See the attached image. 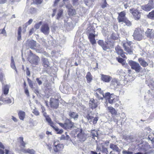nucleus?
Segmentation results:
<instances>
[{
  "label": "nucleus",
  "instance_id": "72a5a7b5",
  "mask_svg": "<svg viewBox=\"0 0 154 154\" xmlns=\"http://www.w3.org/2000/svg\"><path fill=\"white\" fill-rule=\"evenodd\" d=\"M109 147L110 148L118 152H119L120 151V150L118 146L114 144H110L109 145Z\"/></svg>",
  "mask_w": 154,
  "mask_h": 154
},
{
  "label": "nucleus",
  "instance_id": "4d7b16f0",
  "mask_svg": "<svg viewBox=\"0 0 154 154\" xmlns=\"http://www.w3.org/2000/svg\"><path fill=\"white\" fill-rule=\"evenodd\" d=\"M25 93L27 96H29V92L27 88H25Z\"/></svg>",
  "mask_w": 154,
  "mask_h": 154
},
{
  "label": "nucleus",
  "instance_id": "f8f14e48",
  "mask_svg": "<svg viewBox=\"0 0 154 154\" xmlns=\"http://www.w3.org/2000/svg\"><path fill=\"white\" fill-rule=\"evenodd\" d=\"M115 49L118 54L120 55L123 58L127 59V57L125 55V53L120 46L117 45L115 47Z\"/></svg>",
  "mask_w": 154,
  "mask_h": 154
},
{
  "label": "nucleus",
  "instance_id": "aec40b11",
  "mask_svg": "<svg viewBox=\"0 0 154 154\" xmlns=\"http://www.w3.org/2000/svg\"><path fill=\"white\" fill-rule=\"evenodd\" d=\"M96 151L97 152L101 151L102 153H106L107 152V149L102 144L98 145L97 146Z\"/></svg>",
  "mask_w": 154,
  "mask_h": 154
},
{
  "label": "nucleus",
  "instance_id": "13d9d810",
  "mask_svg": "<svg viewBox=\"0 0 154 154\" xmlns=\"http://www.w3.org/2000/svg\"><path fill=\"white\" fill-rule=\"evenodd\" d=\"M87 118L88 120H90L91 119L93 118L94 117L93 116H91L89 114H88L87 115Z\"/></svg>",
  "mask_w": 154,
  "mask_h": 154
},
{
  "label": "nucleus",
  "instance_id": "79ce46f5",
  "mask_svg": "<svg viewBox=\"0 0 154 154\" xmlns=\"http://www.w3.org/2000/svg\"><path fill=\"white\" fill-rule=\"evenodd\" d=\"M63 10L61 9L60 10L57 14V19L59 20L60 19L63 14Z\"/></svg>",
  "mask_w": 154,
  "mask_h": 154
},
{
  "label": "nucleus",
  "instance_id": "f704fd0d",
  "mask_svg": "<svg viewBox=\"0 0 154 154\" xmlns=\"http://www.w3.org/2000/svg\"><path fill=\"white\" fill-rule=\"evenodd\" d=\"M68 15L69 16H73L75 15L76 14L75 10L71 8H68Z\"/></svg>",
  "mask_w": 154,
  "mask_h": 154
},
{
  "label": "nucleus",
  "instance_id": "338daca9",
  "mask_svg": "<svg viewBox=\"0 0 154 154\" xmlns=\"http://www.w3.org/2000/svg\"><path fill=\"white\" fill-rule=\"evenodd\" d=\"M4 149H3L2 148H0V154H4L5 153Z\"/></svg>",
  "mask_w": 154,
  "mask_h": 154
},
{
  "label": "nucleus",
  "instance_id": "864d4df0",
  "mask_svg": "<svg viewBox=\"0 0 154 154\" xmlns=\"http://www.w3.org/2000/svg\"><path fill=\"white\" fill-rule=\"evenodd\" d=\"M26 74L28 76H30V71L29 70V68L28 67L26 68Z\"/></svg>",
  "mask_w": 154,
  "mask_h": 154
},
{
  "label": "nucleus",
  "instance_id": "4468645a",
  "mask_svg": "<svg viewBox=\"0 0 154 154\" xmlns=\"http://www.w3.org/2000/svg\"><path fill=\"white\" fill-rule=\"evenodd\" d=\"M41 30L45 35H48L50 32V28L48 24L46 23L42 25L41 28Z\"/></svg>",
  "mask_w": 154,
  "mask_h": 154
},
{
  "label": "nucleus",
  "instance_id": "6e6d98bb",
  "mask_svg": "<svg viewBox=\"0 0 154 154\" xmlns=\"http://www.w3.org/2000/svg\"><path fill=\"white\" fill-rule=\"evenodd\" d=\"M36 80L37 81L38 84L39 85H40L42 84V81L39 80V78H37L36 79Z\"/></svg>",
  "mask_w": 154,
  "mask_h": 154
},
{
  "label": "nucleus",
  "instance_id": "49530a36",
  "mask_svg": "<svg viewBox=\"0 0 154 154\" xmlns=\"http://www.w3.org/2000/svg\"><path fill=\"white\" fill-rule=\"evenodd\" d=\"M42 23V22H40L39 23L36 24L34 26L35 28L36 29H39Z\"/></svg>",
  "mask_w": 154,
  "mask_h": 154
},
{
  "label": "nucleus",
  "instance_id": "f03ea898",
  "mask_svg": "<svg viewBox=\"0 0 154 154\" xmlns=\"http://www.w3.org/2000/svg\"><path fill=\"white\" fill-rule=\"evenodd\" d=\"M134 39L137 41H140L144 37V31L143 29L138 27L135 29L133 35Z\"/></svg>",
  "mask_w": 154,
  "mask_h": 154
},
{
  "label": "nucleus",
  "instance_id": "2eb2a0df",
  "mask_svg": "<svg viewBox=\"0 0 154 154\" xmlns=\"http://www.w3.org/2000/svg\"><path fill=\"white\" fill-rule=\"evenodd\" d=\"M98 44L103 49L106 51L109 48V46L107 42H105L103 40H99L97 41Z\"/></svg>",
  "mask_w": 154,
  "mask_h": 154
},
{
  "label": "nucleus",
  "instance_id": "39448f33",
  "mask_svg": "<svg viewBox=\"0 0 154 154\" xmlns=\"http://www.w3.org/2000/svg\"><path fill=\"white\" fill-rule=\"evenodd\" d=\"M126 13L125 11H122L118 14L117 20L119 23H124L128 26H131V22L125 17Z\"/></svg>",
  "mask_w": 154,
  "mask_h": 154
},
{
  "label": "nucleus",
  "instance_id": "c85d7f7f",
  "mask_svg": "<svg viewBox=\"0 0 154 154\" xmlns=\"http://www.w3.org/2000/svg\"><path fill=\"white\" fill-rule=\"evenodd\" d=\"M42 65L44 67H50V64L47 59L43 58L42 59Z\"/></svg>",
  "mask_w": 154,
  "mask_h": 154
},
{
  "label": "nucleus",
  "instance_id": "603ef678",
  "mask_svg": "<svg viewBox=\"0 0 154 154\" xmlns=\"http://www.w3.org/2000/svg\"><path fill=\"white\" fill-rule=\"evenodd\" d=\"M87 32L88 33H90V32H95L94 29H93V27L92 26L90 27V29H88Z\"/></svg>",
  "mask_w": 154,
  "mask_h": 154
},
{
  "label": "nucleus",
  "instance_id": "774afa93",
  "mask_svg": "<svg viewBox=\"0 0 154 154\" xmlns=\"http://www.w3.org/2000/svg\"><path fill=\"white\" fill-rule=\"evenodd\" d=\"M41 109L42 110V112H44V111H45V109L44 106H43L42 105H41Z\"/></svg>",
  "mask_w": 154,
  "mask_h": 154
},
{
  "label": "nucleus",
  "instance_id": "5701e85b",
  "mask_svg": "<svg viewBox=\"0 0 154 154\" xmlns=\"http://www.w3.org/2000/svg\"><path fill=\"white\" fill-rule=\"evenodd\" d=\"M95 91H96V93L95 94V95L99 99H103V98H101L99 95L98 93L102 95L103 97L105 98V94H104V93L103 91L101 90V89L100 88H99L97 89Z\"/></svg>",
  "mask_w": 154,
  "mask_h": 154
},
{
  "label": "nucleus",
  "instance_id": "37998d69",
  "mask_svg": "<svg viewBox=\"0 0 154 154\" xmlns=\"http://www.w3.org/2000/svg\"><path fill=\"white\" fill-rule=\"evenodd\" d=\"M27 80L29 87L31 88H33V84L32 82L29 78H27Z\"/></svg>",
  "mask_w": 154,
  "mask_h": 154
},
{
  "label": "nucleus",
  "instance_id": "7ed1b4c3",
  "mask_svg": "<svg viewBox=\"0 0 154 154\" xmlns=\"http://www.w3.org/2000/svg\"><path fill=\"white\" fill-rule=\"evenodd\" d=\"M42 112L43 113V115L45 117V119L48 125L54 130L55 131L57 132V134H62L63 132V130L62 129H59L57 127H55L54 123L52 121L51 118L48 115H47L45 111Z\"/></svg>",
  "mask_w": 154,
  "mask_h": 154
},
{
  "label": "nucleus",
  "instance_id": "c756f323",
  "mask_svg": "<svg viewBox=\"0 0 154 154\" xmlns=\"http://www.w3.org/2000/svg\"><path fill=\"white\" fill-rule=\"evenodd\" d=\"M2 91L3 94L6 95L9 92V87L8 85H5L3 86L2 88Z\"/></svg>",
  "mask_w": 154,
  "mask_h": 154
},
{
  "label": "nucleus",
  "instance_id": "20e7f679",
  "mask_svg": "<svg viewBox=\"0 0 154 154\" xmlns=\"http://www.w3.org/2000/svg\"><path fill=\"white\" fill-rule=\"evenodd\" d=\"M58 124L64 129L66 130H71L75 127V123L69 119H66L63 123H58Z\"/></svg>",
  "mask_w": 154,
  "mask_h": 154
},
{
  "label": "nucleus",
  "instance_id": "de8ad7c7",
  "mask_svg": "<svg viewBox=\"0 0 154 154\" xmlns=\"http://www.w3.org/2000/svg\"><path fill=\"white\" fill-rule=\"evenodd\" d=\"M98 119V118L97 117H94L93 120L92 122L94 125L96 124Z\"/></svg>",
  "mask_w": 154,
  "mask_h": 154
},
{
  "label": "nucleus",
  "instance_id": "393cba45",
  "mask_svg": "<svg viewBox=\"0 0 154 154\" xmlns=\"http://www.w3.org/2000/svg\"><path fill=\"white\" fill-rule=\"evenodd\" d=\"M21 151L25 154L29 153L30 154H35V151L33 149L28 148L21 149Z\"/></svg>",
  "mask_w": 154,
  "mask_h": 154
},
{
  "label": "nucleus",
  "instance_id": "b1692460",
  "mask_svg": "<svg viewBox=\"0 0 154 154\" xmlns=\"http://www.w3.org/2000/svg\"><path fill=\"white\" fill-rule=\"evenodd\" d=\"M95 35L92 33H90L88 36V38L90 42L92 45H94L96 43V41L95 39Z\"/></svg>",
  "mask_w": 154,
  "mask_h": 154
},
{
  "label": "nucleus",
  "instance_id": "1a4fd4ad",
  "mask_svg": "<svg viewBox=\"0 0 154 154\" xmlns=\"http://www.w3.org/2000/svg\"><path fill=\"white\" fill-rule=\"evenodd\" d=\"M128 63L131 68L134 70L136 72H140L142 69L139 64L135 61L131 60Z\"/></svg>",
  "mask_w": 154,
  "mask_h": 154
},
{
  "label": "nucleus",
  "instance_id": "0e129e2a",
  "mask_svg": "<svg viewBox=\"0 0 154 154\" xmlns=\"http://www.w3.org/2000/svg\"><path fill=\"white\" fill-rule=\"evenodd\" d=\"M11 119L14 122H17V119L16 118V117H15L14 116H12Z\"/></svg>",
  "mask_w": 154,
  "mask_h": 154
},
{
  "label": "nucleus",
  "instance_id": "cd10ccee",
  "mask_svg": "<svg viewBox=\"0 0 154 154\" xmlns=\"http://www.w3.org/2000/svg\"><path fill=\"white\" fill-rule=\"evenodd\" d=\"M18 115L20 120H24L26 115V113L24 112L21 110H19L18 112Z\"/></svg>",
  "mask_w": 154,
  "mask_h": 154
},
{
  "label": "nucleus",
  "instance_id": "e433bc0d",
  "mask_svg": "<svg viewBox=\"0 0 154 154\" xmlns=\"http://www.w3.org/2000/svg\"><path fill=\"white\" fill-rule=\"evenodd\" d=\"M147 17L150 19L154 20V10L149 12L147 15Z\"/></svg>",
  "mask_w": 154,
  "mask_h": 154
},
{
  "label": "nucleus",
  "instance_id": "9b49d317",
  "mask_svg": "<svg viewBox=\"0 0 154 154\" xmlns=\"http://www.w3.org/2000/svg\"><path fill=\"white\" fill-rule=\"evenodd\" d=\"M130 11L132 14L135 20H138L140 19V12L137 9L132 8L130 9Z\"/></svg>",
  "mask_w": 154,
  "mask_h": 154
},
{
  "label": "nucleus",
  "instance_id": "58836bf2",
  "mask_svg": "<svg viewBox=\"0 0 154 154\" xmlns=\"http://www.w3.org/2000/svg\"><path fill=\"white\" fill-rule=\"evenodd\" d=\"M22 31V28L20 26L18 28V36L17 38V39L18 41H20L21 40V32Z\"/></svg>",
  "mask_w": 154,
  "mask_h": 154
},
{
  "label": "nucleus",
  "instance_id": "a18cd8bd",
  "mask_svg": "<svg viewBox=\"0 0 154 154\" xmlns=\"http://www.w3.org/2000/svg\"><path fill=\"white\" fill-rule=\"evenodd\" d=\"M33 3L36 4H41L43 0H33Z\"/></svg>",
  "mask_w": 154,
  "mask_h": 154
},
{
  "label": "nucleus",
  "instance_id": "7c9ffc66",
  "mask_svg": "<svg viewBox=\"0 0 154 154\" xmlns=\"http://www.w3.org/2000/svg\"><path fill=\"white\" fill-rule=\"evenodd\" d=\"M69 115L71 118L76 119L78 118L79 115L76 112L70 111L69 113Z\"/></svg>",
  "mask_w": 154,
  "mask_h": 154
},
{
  "label": "nucleus",
  "instance_id": "f3484780",
  "mask_svg": "<svg viewBox=\"0 0 154 154\" xmlns=\"http://www.w3.org/2000/svg\"><path fill=\"white\" fill-rule=\"evenodd\" d=\"M17 143L20 148H24L26 147V143L24 141V138L23 137H20L17 139Z\"/></svg>",
  "mask_w": 154,
  "mask_h": 154
},
{
  "label": "nucleus",
  "instance_id": "bf43d9fd",
  "mask_svg": "<svg viewBox=\"0 0 154 154\" xmlns=\"http://www.w3.org/2000/svg\"><path fill=\"white\" fill-rule=\"evenodd\" d=\"M32 19H30L29 21L26 23V24L27 25H29L32 22Z\"/></svg>",
  "mask_w": 154,
  "mask_h": 154
},
{
  "label": "nucleus",
  "instance_id": "6e6552de",
  "mask_svg": "<svg viewBox=\"0 0 154 154\" xmlns=\"http://www.w3.org/2000/svg\"><path fill=\"white\" fill-rule=\"evenodd\" d=\"M64 148V145L63 144L57 143L55 141L54 142L53 150L54 153H60L63 151Z\"/></svg>",
  "mask_w": 154,
  "mask_h": 154
},
{
  "label": "nucleus",
  "instance_id": "bb28decb",
  "mask_svg": "<svg viewBox=\"0 0 154 154\" xmlns=\"http://www.w3.org/2000/svg\"><path fill=\"white\" fill-rule=\"evenodd\" d=\"M107 109L109 112L111 114L112 116L117 115V112L113 107L109 106L107 107Z\"/></svg>",
  "mask_w": 154,
  "mask_h": 154
},
{
  "label": "nucleus",
  "instance_id": "412c9836",
  "mask_svg": "<svg viewBox=\"0 0 154 154\" xmlns=\"http://www.w3.org/2000/svg\"><path fill=\"white\" fill-rule=\"evenodd\" d=\"M101 80L105 82H109L112 79V77L109 75L101 74Z\"/></svg>",
  "mask_w": 154,
  "mask_h": 154
},
{
  "label": "nucleus",
  "instance_id": "c9c22d12",
  "mask_svg": "<svg viewBox=\"0 0 154 154\" xmlns=\"http://www.w3.org/2000/svg\"><path fill=\"white\" fill-rule=\"evenodd\" d=\"M0 100L3 103H10L12 102L11 99L9 98H6L4 99L2 97H0Z\"/></svg>",
  "mask_w": 154,
  "mask_h": 154
},
{
  "label": "nucleus",
  "instance_id": "2f4dec72",
  "mask_svg": "<svg viewBox=\"0 0 154 154\" xmlns=\"http://www.w3.org/2000/svg\"><path fill=\"white\" fill-rule=\"evenodd\" d=\"M85 77L88 83L91 82L93 79V76L90 72H88L87 73Z\"/></svg>",
  "mask_w": 154,
  "mask_h": 154
},
{
  "label": "nucleus",
  "instance_id": "ddd939ff",
  "mask_svg": "<svg viewBox=\"0 0 154 154\" xmlns=\"http://www.w3.org/2000/svg\"><path fill=\"white\" fill-rule=\"evenodd\" d=\"M146 37L150 39H153L154 38V30L152 29L147 28L145 32Z\"/></svg>",
  "mask_w": 154,
  "mask_h": 154
},
{
  "label": "nucleus",
  "instance_id": "423d86ee",
  "mask_svg": "<svg viewBox=\"0 0 154 154\" xmlns=\"http://www.w3.org/2000/svg\"><path fill=\"white\" fill-rule=\"evenodd\" d=\"M76 133L77 134V137L80 141L83 142L86 140L87 134L82 129L78 128L76 130Z\"/></svg>",
  "mask_w": 154,
  "mask_h": 154
},
{
  "label": "nucleus",
  "instance_id": "f257e3e1",
  "mask_svg": "<svg viewBox=\"0 0 154 154\" xmlns=\"http://www.w3.org/2000/svg\"><path fill=\"white\" fill-rule=\"evenodd\" d=\"M105 95V98L108 100L109 103L111 104L114 103L115 108H117L122 105L118 97L112 94H110L109 92L106 93Z\"/></svg>",
  "mask_w": 154,
  "mask_h": 154
},
{
  "label": "nucleus",
  "instance_id": "9d476101",
  "mask_svg": "<svg viewBox=\"0 0 154 154\" xmlns=\"http://www.w3.org/2000/svg\"><path fill=\"white\" fill-rule=\"evenodd\" d=\"M141 8L143 10L147 12L150 11L154 8L153 0H149L147 4L142 5Z\"/></svg>",
  "mask_w": 154,
  "mask_h": 154
},
{
  "label": "nucleus",
  "instance_id": "09e8293b",
  "mask_svg": "<svg viewBox=\"0 0 154 154\" xmlns=\"http://www.w3.org/2000/svg\"><path fill=\"white\" fill-rule=\"evenodd\" d=\"M36 11V9L34 8H31L30 9V12L31 14H33Z\"/></svg>",
  "mask_w": 154,
  "mask_h": 154
},
{
  "label": "nucleus",
  "instance_id": "8fccbe9b",
  "mask_svg": "<svg viewBox=\"0 0 154 154\" xmlns=\"http://www.w3.org/2000/svg\"><path fill=\"white\" fill-rule=\"evenodd\" d=\"M107 5H108L107 3L106 0H104V3L102 5L101 7L102 8H104L106 7L107 6Z\"/></svg>",
  "mask_w": 154,
  "mask_h": 154
},
{
  "label": "nucleus",
  "instance_id": "473e14b6",
  "mask_svg": "<svg viewBox=\"0 0 154 154\" xmlns=\"http://www.w3.org/2000/svg\"><path fill=\"white\" fill-rule=\"evenodd\" d=\"M90 135L92 138L95 139V137H97L98 136L97 131L95 130H91Z\"/></svg>",
  "mask_w": 154,
  "mask_h": 154
},
{
  "label": "nucleus",
  "instance_id": "3c124183",
  "mask_svg": "<svg viewBox=\"0 0 154 154\" xmlns=\"http://www.w3.org/2000/svg\"><path fill=\"white\" fill-rule=\"evenodd\" d=\"M32 112L36 116H38L39 114V112L35 109H34L33 110Z\"/></svg>",
  "mask_w": 154,
  "mask_h": 154
},
{
  "label": "nucleus",
  "instance_id": "69168bd1",
  "mask_svg": "<svg viewBox=\"0 0 154 154\" xmlns=\"http://www.w3.org/2000/svg\"><path fill=\"white\" fill-rule=\"evenodd\" d=\"M112 82L114 85H115V83H116L117 84L118 83L117 80L116 79H114L112 80Z\"/></svg>",
  "mask_w": 154,
  "mask_h": 154
},
{
  "label": "nucleus",
  "instance_id": "e2e57ef3",
  "mask_svg": "<svg viewBox=\"0 0 154 154\" xmlns=\"http://www.w3.org/2000/svg\"><path fill=\"white\" fill-rule=\"evenodd\" d=\"M0 148H2L3 149H5V147L4 146L3 144L2 143L0 142Z\"/></svg>",
  "mask_w": 154,
  "mask_h": 154
},
{
  "label": "nucleus",
  "instance_id": "052dcab7",
  "mask_svg": "<svg viewBox=\"0 0 154 154\" xmlns=\"http://www.w3.org/2000/svg\"><path fill=\"white\" fill-rule=\"evenodd\" d=\"M5 154H12L11 153L10 151L7 149H5Z\"/></svg>",
  "mask_w": 154,
  "mask_h": 154
},
{
  "label": "nucleus",
  "instance_id": "c03bdc74",
  "mask_svg": "<svg viewBox=\"0 0 154 154\" xmlns=\"http://www.w3.org/2000/svg\"><path fill=\"white\" fill-rule=\"evenodd\" d=\"M46 146L47 147V148L51 152L53 150L52 145L50 143L46 144Z\"/></svg>",
  "mask_w": 154,
  "mask_h": 154
},
{
  "label": "nucleus",
  "instance_id": "ea45409f",
  "mask_svg": "<svg viewBox=\"0 0 154 154\" xmlns=\"http://www.w3.org/2000/svg\"><path fill=\"white\" fill-rule=\"evenodd\" d=\"M116 59L118 62L121 63L122 65H125V61L123 58L120 57H116Z\"/></svg>",
  "mask_w": 154,
  "mask_h": 154
},
{
  "label": "nucleus",
  "instance_id": "4c0bfd02",
  "mask_svg": "<svg viewBox=\"0 0 154 154\" xmlns=\"http://www.w3.org/2000/svg\"><path fill=\"white\" fill-rule=\"evenodd\" d=\"M4 75L1 69H0V81L2 85L5 84L4 81L5 80L4 78Z\"/></svg>",
  "mask_w": 154,
  "mask_h": 154
},
{
  "label": "nucleus",
  "instance_id": "a878e982",
  "mask_svg": "<svg viewBox=\"0 0 154 154\" xmlns=\"http://www.w3.org/2000/svg\"><path fill=\"white\" fill-rule=\"evenodd\" d=\"M138 61L140 63L141 66L143 67H145L148 66V63L142 58H139L138 59Z\"/></svg>",
  "mask_w": 154,
  "mask_h": 154
},
{
  "label": "nucleus",
  "instance_id": "680f3d73",
  "mask_svg": "<svg viewBox=\"0 0 154 154\" xmlns=\"http://www.w3.org/2000/svg\"><path fill=\"white\" fill-rule=\"evenodd\" d=\"M112 118H113V121L115 122H118V119H116L115 116H112Z\"/></svg>",
  "mask_w": 154,
  "mask_h": 154
},
{
  "label": "nucleus",
  "instance_id": "a211bd4d",
  "mask_svg": "<svg viewBox=\"0 0 154 154\" xmlns=\"http://www.w3.org/2000/svg\"><path fill=\"white\" fill-rule=\"evenodd\" d=\"M98 104L97 102L93 98H91L89 101V106L92 109L96 108L98 106Z\"/></svg>",
  "mask_w": 154,
  "mask_h": 154
},
{
  "label": "nucleus",
  "instance_id": "0eeeda50",
  "mask_svg": "<svg viewBox=\"0 0 154 154\" xmlns=\"http://www.w3.org/2000/svg\"><path fill=\"white\" fill-rule=\"evenodd\" d=\"M132 42L131 41H128L124 43L123 46L124 50L129 54H132L133 53V47L131 46Z\"/></svg>",
  "mask_w": 154,
  "mask_h": 154
},
{
  "label": "nucleus",
  "instance_id": "4be33fe9",
  "mask_svg": "<svg viewBox=\"0 0 154 154\" xmlns=\"http://www.w3.org/2000/svg\"><path fill=\"white\" fill-rule=\"evenodd\" d=\"M27 43L30 48L32 49H35L36 48V42L33 40L27 41Z\"/></svg>",
  "mask_w": 154,
  "mask_h": 154
},
{
  "label": "nucleus",
  "instance_id": "dca6fc26",
  "mask_svg": "<svg viewBox=\"0 0 154 154\" xmlns=\"http://www.w3.org/2000/svg\"><path fill=\"white\" fill-rule=\"evenodd\" d=\"M40 60L39 57L38 56L34 54L32 58L30 59L29 62L32 65H37L38 64Z\"/></svg>",
  "mask_w": 154,
  "mask_h": 154
},
{
  "label": "nucleus",
  "instance_id": "a19ab883",
  "mask_svg": "<svg viewBox=\"0 0 154 154\" xmlns=\"http://www.w3.org/2000/svg\"><path fill=\"white\" fill-rule=\"evenodd\" d=\"M66 136L64 134H62L60 137V139L61 140H68L69 138V136L67 134V133H65Z\"/></svg>",
  "mask_w": 154,
  "mask_h": 154
},
{
  "label": "nucleus",
  "instance_id": "6ab92c4d",
  "mask_svg": "<svg viewBox=\"0 0 154 154\" xmlns=\"http://www.w3.org/2000/svg\"><path fill=\"white\" fill-rule=\"evenodd\" d=\"M51 107L53 109H57L59 106L58 100L56 99H53L50 101Z\"/></svg>",
  "mask_w": 154,
  "mask_h": 154
},
{
  "label": "nucleus",
  "instance_id": "5fc2aeb1",
  "mask_svg": "<svg viewBox=\"0 0 154 154\" xmlns=\"http://www.w3.org/2000/svg\"><path fill=\"white\" fill-rule=\"evenodd\" d=\"M35 30L34 28H32L29 31V34L30 35H31L32 33H33Z\"/></svg>",
  "mask_w": 154,
  "mask_h": 154
}]
</instances>
